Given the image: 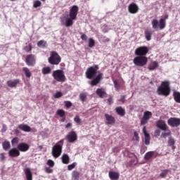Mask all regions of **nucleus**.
Here are the masks:
<instances>
[{"label":"nucleus","instance_id":"nucleus-10","mask_svg":"<svg viewBox=\"0 0 180 180\" xmlns=\"http://www.w3.org/2000/svg\"><path fill=\"white\" fill-rule=\"evenodd\" d=\"M66 140L68 143H75L78 140V135L75 131H72L68 134L66 136Z\"/></svg>","mask_w":180,"mask_h":180},{"label":"nucleus","instance_id":"nucleus-14","mask_svg":"<svg viewBox=\"0 0 180 180\" xmlns=\"http://www.w3.org/2000/svg\"><path fill=\"white\" fill-rule=\"evenodd\" d=\"M17 148L18 149L19 152L21 151V153H26V151H29L30 146L27 143L22 142L17 146Z\"/></svg>","mask_w":180,"mask_h":180},{"label":"nucleus","instance_id":"nucleus-29","mask_svg":"<svg viewBox=\"0 0 180 180\" xmlns=\"http://www.w3.org/2000/svg\"><path fill=\"white\" fill-rule=\"evenodd\" d=\"M63 164H70V156L68 154L64 153L61 157Z\"/></svg>","mask_w":180,"mask_h":180},{"label":"nucleus","instance_id":"nucleus-42","mask_svg":"<svg viewBox=\"0 0 180 180\" xmlns=\"http://www.w3.org/2000/svg\"><path fill=\"white\" fill-rule=\"evenodd\" d=\"M168 136H171V131H169L168 132L162 133L160 136L162 139H167Z\"/></svg>","mask_w":180,"mask_h":180},{"label":"nucleus","instance_id":"nucleus-27","mask_svg":"<svg viewBox=\"0 0 180 180\" xmlns=\"http://www.w3.org/2000/svg\"><path fill=\"white\" fill-rule=\"evenodd\" d=\"M74 20H75V19L72 18L71 17L66 18V20H65L66 27H71V26H72V25H74Z\"/></svg>","mask_w":180,"mask_h":180},{"label":"nucleus","instance_id":"nucleus-59","mask_svg":"<svg viewBox=\"0 0 180 180\" xmlns=\"http://www.w3.org/2000/svg\"><path fill=\"white\" fill-rule=\"evenodd\" d=\"M161 134V131L160 129H156L155 131V136H160Z\"/></svg>","mask_w":180,"mask_h":180},{"label":"nucleus","instance_id":"nucleus-18","mask_svg":"<svg viewBox=\"0 0 180 180\" xmlns=\"http://www.w3.org/2000/svg\"><path fill=\"white\" fill-rule=\"evenodd\" d=\"M153 157L154 158H157V157H158V153L155 152V151H149L147 152L145 155H144V160H146V161H148V160H151V158H153Z\"/></svg>","mask_w":180,"mask_h":180},{"label":"nucleus","instance_id":"nucleus-35","mask_svg":"<svg viewBox=\"0 0 180 180\" xmlns=\"http://www.w3.org/2000/svg\"><path fill=\"white\" fill-rule=\"evenodd\" d=\"M79 175L80 173L79 172L77 171V170H74L72 173V176L75 180H79Z\"/></svg>","mask_w":180,"mask_h":180},{"label":"nucleus","instance_id":"nucleus-45","mask_svg":"<svg viewBox=\"0 0 180 180\" xmlns=\"http://www.w3.org/2000/svg\"><path fill=\"white\" fill-rule=\"evenodd\" d=\"M33 6L34 8H39V6H41V1L37 0L34 2Z\"/></svg>","mask_w":180,"mask_h":180},{"label":"nucleus","instance_id":"nucleus-61","mask_svg":"<svg viewBox=\"0 0 180 180\" xmlns=\"http://www.w3.org/2000/svg\"><path fill=\"white\" fill-rule=\"evenodd\" d=\"M7 129L6 125L4 124L1 131H6Z\"/></svg>","mask_w":180,"mask_h":180},{"label":"nucleus","instance_id":"nucleus-64","mask_svg":"<svg viewBox=\"0 0 180 180\" xmlns=\"http://www.w3.org/2000/svg\"><path fill=\"white\" fill-rule=\"evenodd\" d=\"M172 148H175V146H172Z\"/></svg>","mask_w":180,"mask_h":180},{"label":"nucleus","instance_id":"nucleus-41","mask_svg":"<svg viewBox=\"0 0 180 180\" xmlns=\"http://www.w3.org/2000/svg\"><path fill=\"white\" fill-rule=\"evenodd\" d=\"M18 143H19V138L18 137H15L11 140V145L13 146H16V144H18Z\"/></svg>","mask_w":180,"mask_h":180},{"label":"nucleus","instance_id":"nucleus-33","mask_svg":"<svg viewBox=\"0 0 180 180\" xmlns=\"http://www.w3.org/2000/svg\"><path fill=\"white\" fill-rule=\"evenodd\" d=\"M153 33H151V31L146 30H145V38L148 41H150L151 40V36Z\"/></svg>","mask_w":180,"mask_h":180},{"label":"nucleus","instance_id":"nucleus-49","mask_svg":"<svg viewBox=\"0 0 180 180\" xmlns=\"http://www.w3.org/2000/svg\"><path fill=\"white\" fill-rule=\"evenodd\" d=\"M65 105L68 109H70V108L72 106V103H71V101H65Z\"/></svg>","mask_w":180,"mask_h":180},{"label":"nucleus","instance_id":"nucleus-55","mask_svg":"<svg viewBox=\"0 0 180 180\" xmlns=\"http://www.w3.org/2000/svg\"><path fill=\"white\" fill-rule=\"evenodd\" d=\"M0 161H5V153H0Z\"/></svg>","mask_w":180,"mask_h":180},{"label":"nucleus","instance_id":"nucleus-13","mask_svg":"<svg viewBox=\"0 0 180 180\" xmlns=\"http://www.w3.org/2000/svg\"><path fill=\"white\" fill-rule=\"evenodd\" d=\"M78 11H79V8L77 7V6H75V5L72 6L70 9L69 18H72V19L77 20Z\"/></svg>","mask_w":180,"mask_h":180},{"label":"nucleus","instance_id":"nucleus-30","mask_svg":"<svg viewBox=\"0 0 180 180\" xmlns=\"http://www.w3.org/2000/svg\"><path fill=\"white\" fill-rule=\"evenodd\" d=\"M173 96L175 102L180 103V93L179 91H174L173 93Z\"/></svg>","mask_w":180,"mask_h":180},{"label":"nucleus","instance_id":"nucleus-5","mask_svg":"<svg viewBox=\"0 0 180 180\" xmlns=\"http://www.w3.org/2000/svg\"><path fill=\"white\" fill-rule=\"evenodd\" d=\"M52 77L55 81H57V82H65V81H67L65 74L62 70H54L52 73Z\"/></svg>","mask_w":180,"mask_h":180},{"label":"nucleus","instance_id":"nucleus-28","mask_svg":"<svg viewBox=\"0 0 180 180\" xmlns=\"http://www.w3.org/2000/svg\"><path fill=\"white\" fill-rule=\"evenodd\" d=\"M158 68V62L157 61H153L152 62L148 69L150 70V71H154V70H156L157 68Z\"/></svg>","mask_w":180,"mask_h":180},{"label":"nucleus","instance_id":"nucleus-25","mask_svg":"<svg viewBox=\"0 0 180 180\" xmlns=\"http://www.w3.org/2000/svg\"><path fill=\"white\" fill-rule=\"evenodd\" d=\"M108 175L111 180H117L120 176V174L116 172H109Z\"/></svg>","mask_w":180,"mask_h":180},{"label":"nucleus","instance_id":"nucleus-24","mask_svg":"<svg viewBox=\"0 0 180 180\" xmlns=\"http://www.w3.org/2000/svg\"><path fill=\"white\" fill-rule=\"evenodd\" d=\"M115 112L119 116H121L122 117L126 115V110H124V108H123L122 106L116 107Z\"/></svg>","mask_w":180,"mask_h":180},{"label":"nucleus","instance_id":"nucleus-9","mask_svg":"<svg viewBox=\"0 0 180 180\" xmlns=\"http://www.w3.org/2000/svg\"><path fill=\"white\" fill-rule=\"evenodd\" d=\"M25 63L28 67H34L36 65V56L33 54L27 55Z\"/></svg>","mask_w":180,"mask_h":180},{"label":"nucleus","instance_id":"nucleus-2","mask_svg":"<svg viewBox=\"0 0 180 180\" xmlns=\"http://www.w3.org/2000/svg\"><path fill=\"white\" fill-rule=\"evenodd\" d=\"M158 95H163L164 96H168L171 94V88L169 87V82H162L160 86H158Z\"/></svg>","mask_w":180,"mask_h":180},{"label":"nucleus","instance_id":"nucleus-8","mask_svg":"<svg viewBox=\"0 0 180 180\" xmlns=\"http://www.w3.org/2000/svg\"><path fill=\"white\" fill-rule=\"evenodd\" d=\"M149 49L147 46H139L135 50L136 56L146 57L148 53Z\"/></svg>","mask_w":180,"mask_h":180},{"label":"nucleus","instance_id":"nucleus-26","mask_svg":"<svg viewBox=\"0 0 180 180\" xmlns=\"http://www.w3.org/2000/svg\"><path fill=\"white\" fill-rule=\"evenodd\" d=\"M105 117L107 120V124H113V123L115 122V117L110 115L105 114Z\"/></svg>","mask_w":180,"mask_h":180},{"label":"nucleus","instance_id":"nucleus-31","mask_svg":"<svg viewBox=\"0 0 180 180\" xmlns=\"http://www.w3.org/2000/svg\"><path fill=\"white\" fill-rule=\"evenodd\" d=\"M2 147L5 151H8L11 148V143L8 141H5L2 143Z\"/></svg>","mask_w":180,"mask_h":180},{"label":"nucleus","instance_id":"nucleus-58","mask_svg":"<svg viewBox=\"0 0 180 180\" xmlns=\"http://www.w3.org/2000/svg\"><path fill=\"white\" fill-rule=\"evenodd\" d=\"M125 99H126V96H121V98L120 99V102H122V103H124Z\"/></svg>","mask_w":180,"mask_h":180},{"label":"nucleus","instance_id":"nucleus-6","mask_svg":"<svg viewBox=\"0 0 180 180\" xmlns=\"http://www.w3.org/2000/svg\"><path fill=\"white\" fill-rule=\"evenodd\" d=\"M48 61L51 65H58V64L61 63V56H60L58 53L56 51H51V56L48 58Z\"/></svg>","mask_w":180,"mask_h":180},{"label":"nucleus","instance_id":"nucleus-17","mask_svg":"<svg viewBox=\"0 0 180 180\" xmlns=\"http://www.w3.org/2000/svg\"><path fill=\"white\" fill-rule=\"evenodd\" d=\"M6 84L9 88H17L18 85L20 84V79H15L13 80H8Z\"/></svg>","mask_w":180,"mask_h":180},{"label":"nucleus","instance_id":"nucleus-54","mask_svg":"<svg viewBox=\"0 0 180 180\" xmlns=\"http://www.w3.org/2000/svg\"><path fill=\"white\" fill-rule=\"evenodd\" d=\"M45 172L46 174H51V172H53V169H51L50 167H46Z\"/></svg>","mask_w":180,"mask_h":180},{"label":"nucleus","instance_id":"nucleus-43","mask_svg":"<svg viewBox=\"0 0 180 180\" xmlns=\"http://www.w3.org/2000/svg\"><path fill=\"white\" fill-rule=\"evenodd\" d=\"M74 122H75V123H77V124L80 125L81 124V118L78 115H76L74 118Z\"/></svg>","mask_w":180,"mask_h":180},{"label":"nucleus","instance_id":"nucleus-22","mask_svg":"<svg viewBox=\"0 0 180 180\" xmlns=\"http://www.w3.org/2000/svg\"><path fill=\"white\" fill-rule=\"evenodd\" d=\"M24 172L25 174L27 180H33V174L32 173V170H30V168L29 167L25 168L24 169Z\"/></svg>","mask_w":180,"mask_h":180},{"label":"nucleus","instance_id":"nucleus-50","mask_svg":"<svg viewBox=\"0 0 180 180\" xmlns=\"http://www.w3.org/2000/svg\"><path fill=\"white\" fill-rule=\"evenodd\" d=\"M134 136L136 141H140V136H139V133H137V131H134Z\"/></svg>","mask_w":180,"mask_h":180},{"label":"nucleus","instance_id":"nucleus-39","mask_svg":"<svg viewBox=\"0 0 180 180\" xmlns=\"http://www.w3.org/2000/svg\"><path fill=\"white\" fill-rule=\"evenodd\" d=\"M57 115L60 116V117H64V116H65V111H64V110H58Z\"/></svg>","mask_w":180,"mask_h":180},{"label":"nucleus","instance_id":"nucleus-60","mask_svg":"<svg viewBox=\"0 0 180 180\" xmlns=\"http://www.w3.org/2000/svg\"><path fill=\"white\" fill-rule=\"evenodd\" d=\"M72 127V124L71 122H68L66 125H65V129H70V127Z\"/></svg>","mask_w":180,"mask_h":180},{"label":"nucleus","instance_id":"nucleus-20","mask_svg":"<svg viewBox=\"0 0 180 180\" xmlns=\"http://www.w3.org/2000/svg\"><path fill=\"white\" fill-rule=\"evenodd\" d=\"M18 127L20 130H22V131H25V133H30V131H32V128L27 124H19Z\"/></svg>","mask_w":180,"mask_h":180},{"label":"nucleus","instance_id":"nucleus-57","mask_svg":"<svg viewBox=\"0 0 180 180\" xmlns=\"http://www.w3.org/2000/svg\"><path fill=\"white\" fill-rule=\"evenodd\" d=\"M107 102H108V105H112V103H113V98L112 97L109 98L107 100Z\"/></svg>","mask_w":180,"mask_h":180},{"label":"nucleus","instance_id":"nucleus-52","mask_svg":"<svg viewBox=\"0 0 180 180\" xmlns=\"http://www.w3.org/2000/svg\"><path fill=\"white\" fill-rule=\"evenodd\" d=\"M80 99L82 102H84L85 99H86V95H85L84 94H80Z\"/></svg>","mask_w":180,"mask_h":180},{"label":"nucleus","instance_id":"nucleus-32","mask_svg":"<svg viewBox=\"0 0 180 180\" xmlns=\"http://www.w3.org/2000/svg\"><path fill=\"white\" fill-rule=\"evenodd\" d=\"M22 71L24 74H25L27 78H30V77H32V72H30V70H29L27 68H22Z\"/></svg>","mask_w":180,"mask_h":180},{"label":"nucleus","instance_id":"nucleus-15","mask_svg":"<svg viewBox=\"0 0 180 180\" xmlns=\"http://www.w3.org/2000/svg\"><path fill=\"white\" fill-rule=\"evenodd\" d=\"M139 6L136 3H131L128 6V11L129 13H131L132 15H135V13H137L139 11Z\"/></svg>","mask_w":180,"mask_h":180},{"label":"nucleus","instance_id":"nucleus-51","mask_svg":"<svg viewBox=\"0 0 180 180\" xmlns=\"http://www.w3.org/2000/svg\"><path fill=\"white\" fill-rule=\"evenodd\" d=\"M47 165L49 166V167H54V161L51 160H49L47 161Z\"/></svg>","mask_w":180,"mask_h":180},{"label":"nucleus","instance_id":"nucleus-53","mask_svg":"<svg viewBox=\"0 0 180 180\" xmlns=\"http://www.w3.org/2000/svg\"><path fill=\"white\" fill-rule=\"evenodd\" d=\"M81 39H82V40L86 41V40H88V37L86 36V34H83L81 35Z\"/></svg>","mask_w":180,"mask_h":180},{"label":"nucleus","instance_id":"nucleus-7","mask_svg":"<svg viewBox=\"0 0 180 180\" xmlns=\"http://www.w3.org/2000/svg\"><path fill=\"white\" fill-rule=\"evenodd\" d=\"M148 59L146 56H136L134 58L133 63L138 67H144L147 65Z\"/></svg>","mask_w":180,"mask_h":180},{"label":"nucleus","instance_id":"nucleus-44","mask_svg":"<svg viewBox=\"0 0 180 180\" xmlns=\"http://www.w3.org/2000/svg\"><path fill=\"white\" fill-rule=\"evenodd\" d=\"M168 172H169L168 169L163 170L162 172H161L160 174L161 178H165V176H167Z\"/></svg>","mask_w":180,"mask_h":180},{"label":"nucleus","instance_id":"nucleus-40","mask_svg":"<svg viewBox=\"0 0 180 180\" xmlns=\"http://www.w3.org/2000/svg\"><path fill=\"white\" fill-rule=\"evenodd\" d=\"M77 167V162H73L68 166V171H72Z\"/></svg>","mask_w":180,"mask_h":180},{"label":"nucleus","instance_id":"nucleus-1","mask_svg":"<svg viewBox=\"0 0 180 180\" xmlns=\"http://www.w3.org/2000/svg\"><path fill=\"white\" fill-rule=\"evenodd\" d=\"M98 70H99L98 65H94L87 68L86 71V77L88 79H92L89 84L91 86H96L103 79V73L101 72L98 74ZM98 74V75H96ZM96 77L94 79V77Z\"/></svg>","mask_w":180,"mask_h":180},{"label":"nucleus","instance_id":"nucleus-47","mask_svg":"<svg viewBox=\"0 0 180 180\" xmlns=\"http://www.w3.org/2000/svg\"><path fill=\"white\" fill-rule=\"evenodd\" d=\"M174 144H175V140L172 137H169L168 141V146H174Z\"/></svg>","mask_w":180,"mask_h":180},{"label":"nucleus","instance_id":"nucleus-63","mask_svg":"<svg viewBox=\"0 0 180 180\" xmlns=\"http://www.w3.org/2000/svg\"><path fill=\"white\" fill-rule=\"evenodd\" d=\"M62 122H65V118H63V119L62 120Z\"/></svg>","mask_w":180,"mask_h":180},{"label":"nucleus","instance_id":"nucleus-21","mask_svg":"<svg viewBox=\"0 0 180 180\" xmlns=\"http://www.w3.org/2000/svg\"><path fill=\"white\" fill-rule=\"evenodd\" d=\"M143 133L145 136V144L146 146H148L150 144V134H148V132H147V128L146 127H144L143 128Z\"/></svg>","mask_w":180,"mask_h":180},{"label":"nucleus","instance_id":"nucleus-38","mask_svg":"<svg viewBox=\"0 0 180 180\" xmlns=\"http://www.w3.org/2000/svg\"><path fill=\"white\" fill-rule=\"evenodd\" d=\"M95 46V40L92 38L89 39V47L92 49V47Z\"/></svg>","mask_w":180,"mask_h":180},{"label":"nucleus","instance_id":"nucleus-56","mask_svg":"<svg viewBox=\"0 0 180 180\" xmlns=\"http://www.w3.org/2000/svg\"><path fill=\"white\" fill-rule=\"evenodd\" d=\"M103 43H108V41H110V39H109L106 37H103Z\"/></svg>","mask_w":180,"mask_h":180},{"label":"nucleus","instance_id":"nucleus-48","mask_svg":"<svg viewBox=\"0 0 180 180\" xmlns=\"http://www.w3.org/2000/svg\"><path fill=\"white\" fill-rule=\"evenodd\" d=\"M61 96H63V93L61 91H57L54 94V98H56V99H58V98H61Z\"/></svg>","mask_w":180,"mask_h":180},{"label":"nucleus","instance_id":"nucleus-46","mask_svg":"<svg viewBox=\"0 0 180 180\" xmlns=\"http://www.w3.org/2000/svg\"><path fill=\"white\" fill-rule=\"evenodd\" d=\"M114 86L116 91H119V89H120V84H119V82L117 80L114 81Z\"/></svg>","mask_w":180,"mask_h":180},{"label":"nucleus","instance_id":"nucleus-3","mask_svg":"<svg viewBox=\"0 0 180 180\" xmlns=\"http://www.w3.org/2000/svg\"><path fill=\"white\" fill-rule=\"evenodd\" d=\"M169 15L168 14H166L165 15V18H160L158 22V20L157 19H153L152 20V27L154 30H158V29H160V30H162L163 29H165V26H166V21L165 20L168 19Z\"/></svg>","mask_w":180,"mask_h":180},{"label":"nucleus","instance_id":"nucleus-23","mask_svg":"<svg viewBox=\"0 0 180 180\" xmlns=\"http://www.w3.org/2000/svg\"><path fill=\"white\" fill-rule=\"evenodd\" d=\"M96 95H98V96H99V98H106V95H108L106 94V91H105V89L103 88L97 89L96 91Z\"/></svg>","mask_w":180,"mask_h":180},{"label":"nucleus","instance_id":"nucleus-34","mask_svg":"<svg viewBox=\"0 0 180 180\" xmlns=\"http://www.w3.org/2000/svg\"><path fill=\"white\" fill-rule=\"evenodd\" d=\"M42 74L44 75H47L49 74H51V68L50 67H45L42 68Z\"/></svg>","mask_w":180,"mask_h":180},{"label":"nucleus","instance_id":"nucleus-11","mask_svg":"<svg viewBox=\"0 0 180 180\" xmlns=\"http://www.w3.org/2000/svg\"><path fill=\"white\" fill-rule=\"evenodd\" d=\"M151 117H153V112L150 111H145L143 113V116L141 120V124H147L150 119H151Z\"/></svg>","mask_w":180,"mask_h":180},{"label":"nucleus","instance_id":"nucleus-62","mask_svg":"<svg viewBox=\"0 0 180 180\" xmlns=\"http://www.w3.org/2000/svg\"><path fill=\"white\" fill-rule=\"evenodd\" d=\"M14 131H15V134H19V133H20V131H19V129H15Z\"/></svg>","mask_w":180,"mask_h":180},{"label":"nucleus","instance_id":"nucleus-12","mask_svg":"<svg viewBox=\"0 0 180 180\" xmlns=\"http://www.w3.org/2000/svg\"><path fill=\"white\" fill-rule=\"evenodd\" d=\"M167 124L172 127H178L180 125V118L170 117L167 120Z\"/></svg>","mask_w":180,"mask_h":180},{"label":"nucleus","instance_id":"nucleus-4","mask_svg":"<svg viewBox=\"0 0 180 180\" xmlns=\"http://www.w3.org/2000/svg\"><path fill=\"white\" fill-rule=\"evenodd\" d=\"M63 146H64V139L60 140L52 148V155L54 158H58L63 153Z\"/></svg>","mask_w":180,"mask_h":180},{"label":"nucleus","instance_id":"nucleus-36","mask_svg":"<svg viewBox=\"0 0 180 180\" xmlns=\"http://www.w3.org/2000/svg\"><path fill=\"white\" fill-rule=\"evenodd\" d=\"M33 50V46H32V44H28V46H25L23 48V51H26V53H30Z\"/></svg>","mask_w":180,"mask_h":180},{"label":"nucleus","instance_id":"nucleus-19","mask_svg":"<svg viewBox=\"0 0 180 180\" xmlns=\"http://www.w3.org/2000/svg\"><path fill=\"white\" fill-rule=\"evenodd\" d=\"M157 127L160 129L161 130L165 131L167 129H168V127L167 126V124L165 123V121L164 120H158L156 124Z\"/></svg>","mask_w":180,"mask_h":180},{"label":"nucleus","instance_id":"nucleus-16","mask_svg":"<svg viewBox=\"0 0 180 180\" xmlns=\"http://www.w3.org/2000/svg\"><path fill=\"white\" fill-rule=\"evenodd\" d=\"M8 155L9 157H11V158H16V157L20 155V152H19L18 148H13L9 150Z\"/></svg>","mask_w":180,"mask_h":180},{"label":"nucleus","instance_id":"nucleus-37","mask_svg":"<svg viewBox=\"0 0 180 180\" xmlns=\"http://www.w3.org/2000/svg\"><path fill=\"white\" fill-rule=\"evenodd\" d=\"M47 45V41L44 40H40L37 42L38 47H45Z\"/></svg>","mask_w":180,"mask_h":180}]
</instances>
